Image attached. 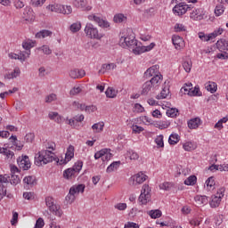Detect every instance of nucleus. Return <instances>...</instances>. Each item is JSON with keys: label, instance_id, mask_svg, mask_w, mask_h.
Wrapping results in <instances>:
<instances>
[{"label": "nucleus", "instance_id": "nucleus-10", "mask_svg": "<svg viewBox=\"0 0 228 228\" xmlns=\"http://www.w3.org/2000/svg\"><path fill=\"white\" fill-rule=\"evenodd\" d=\"M113 158V154H111V150L108 148H104L100 150L99 151L94 153V159H101L102 161H110Z\"/></svg>", "mask_w": 228, "mask_h": 228}, {"label": "nucleus", "instance_id": "nucleus-5", "mask_svg": "<svg viewBox=\"0 0 228 228\" xmlns=\"http://www.w3.org/2000/svg\"><path fill=\"white\" fill-rule=\"evenodd\" d=\"M87 20L90 22H94V24H97L99 28H102L103 29L110 28V22H108L106 19L102 18L99 13H90L87 15Z\"/></svg>", "mask_w": 228, "mask_h": 228}, {"label": "nucleus", "instance_id": "nucleus-23", "mask_svg": "<svg viewBox=\"0 0 228 228\" xmlns=\"http://www.w3.org/2000/svg\"><path fill=\"white\" fill-rule=\"evenodd\" d=\"M126 159H130V161H138L140 159V154L134 151V150H129L126 153Z\"/></svg>", "mask_w": 228, "mask_h": 228}, {"label": "nucleus", "instance_id": "nucleus-32", "mask_svg": "<svg viewBox=\"0 0 228 228\" xmlns=\"http://www.w3.org/2000/svg\"><path fill=\"white\" fill-rule=\"evenodd\" d=\"M200 126V118H194L188 121V127L190 129H197Z\"/></svg>", "mask_w": 228, "mask_h": 228}, {"label": "nucleus", "instance_id": "nucleus-61", "mask_svg": "<svg viewBox=\"0 0 228 228\" xmlns=\"http://www.w3.org/2000/svg\"><path fill=\"white\" fill-rule=\"evenodd\" d=\"M10 182L11 184H19L20 183V177H19V175H11Z\"/></svg>", "mask_w": 228, "mask_h": 228}, {"label": "nucleus", "instance_id": "nucleus-13", "mask_svg": "<svg viewBox=\"0 0 228 228\" xmlns=\"http://www.w3.org/2000/svg\"><path fill=\"white\" fill-rule=\"evenodd\" d=\"M189 8L190 6L186 4V3L182 2L173 8V12L175 13V15H184V13L188 12Z\"/></svg>", "mask_w": 228, "mask_h": 228}, {"label": "nucleus", "instance_id": "nucleus-46", "mask_svg": "<svg viewBox=\"0 0 228 228\" xmlns=\"http://www.w3.org/2000/svg\"><path fill=\"white\" fill-rule=\"evenodd\" d=\"M191 97H200L202 95V92H200V88L199 86H191V92L189 93Z\"/></svg>", "mask_w": 228, "mask_h": 228}, {"label": "nucleus", "instance_id": "nucleus-49", "mask_svg": "<svg viewBox=\"0 0 228 228\" xmlns=\"http://www.w3.org/2000/svg\"><path fill=\"white\" fill-rule=\"evenodd\" d=\"M51 35H53V32L45 29L37 32L36 34V38H47V37H51Z\"/></svg>", "mask_w": 228, "mask_h": 228}, {"label": "nucleus", "instance_id": "nucleus-48", "mask_svg": "<svg viewBox=\"0 0 228 228\" xmlns=\"http://www.w3.org/2000/svg\"><path fill=\"white\" fill-rule=\"evenodd\" d=\"M228 122V118L224 117L221 118L216 125H215V129H218V131H222L224 129V124H227Z\"/></svg>", "mask_w": 228, "mask_h": 228}, {"label": "nucleus", "instance_id": "nucleus-60", "mask_svg": "<svg viewBox=\"0 0 228 228\" xmlns=\"http://www.w3.org/2000/svg\"><path fill=\"white\" fill-rule=\"evenodd\" d=\"M174 29L176 33H181V31L186 30V26H184L183 23H176Z\"/></svg>", "mask_w": 228, "mask_h": 228}, {"label": "nucleus", "instance_id": "nucleus-51", "mask_svg": "<svg viewBox=\"0 0 228 228\" xmlns=\"http://www.w3.org/2000/svg\"><path fill=\"white\" fill-rule=\"evenodd\" d=\"M149 216H151V218L156 219V218H161V210L159 209H156V210H150L148 212Z\"/></svg>", "mask_w": 228, "mask_h": 228}, {"label": "nucleus", "instance_id": "nucleus-43", "mask_svg": "<svg viewBox=\"0 0 228 228\" xmlns=\"http://www.w3.org/2000/svg\"><path fill=\"white\" fill-rule=\"evenodd\" d=\"M50 120H54L57 124H61V116L58 112H50L48 114Z\"/></svg>", "mask_w": 228, "mask_h": 228}, {"label": "nucleus", "instance_id": "nucleus-39", "mask_svg": "<svg viewBox=\"0 0 228 228\" xmlns=\"http://www.w3.org/2000/svg\"><path fill=\"white\" fill-rule=\"evenodd\" d=\"M183 183L185 186H195V184H197V176L190 175L187 179L184 180Z\"/></svg>", "mask_w": 228, "mask_h": 228}, {"label": "nucleus", "instance_id": "nucleus-36", "mask_svg": "<svg viewBox=\"0 0 228 228\" xmlns=\"http://www.w3.org/2000/svg\"><path fill=\"white\" fill-rule=\"evenodd\" d=\"M216 47L221 51H228V41L221 39L216 42Z\"/></svg>", "mask_w": 228, "mask_h": 228}, {"label": "nucleus", "instance_id": "nucleus-59", "mask_svg": "<svg viewBox=\"0 0 228 228\" xmlns=\"http://www.w3.org/2000/svg\"><path fill=\"white\" fill-rule=\"evenodd\" d=\"M76 197H77L76 194L72 192V191H69L68 195L66 196V200L68 204H72V202L76 200Z\"/></svg>", "mask_w": 228, "mask_h": 228}, {"label": "nucleus", "instance_id": "nucleus-62", "mask_svg": "<svg viewBox=\"0 0 228 228\" xmlns=\"http://www.w3.org/2000/svg\"><path fill=\"white\" fill-rule=\"evenodd\" d=\"M72 106L75 110H80L81 111L86 108L85 103H80L79 102H74Z\"/></svg>", "mask_w": 228, "mask_h": 228}, {"label": "nucleus", "instance_id": "nucleus-44", "mask_svg": "<svg viewBox=\"0 0 228 228\" xmlns=\"http://www.w3.org/2000/svg\"><path fill=\"white\" fill-rule=\"evenodd\" d=\"M106 96L109 97V99H114V97H117V94H118V91L115 90L113 87H108L106 92Z\"/></svg>", "mask_w": 228, "mask_h": 228}, {"label": "nucleus", "instance_id": "nucleus-8", "mask_svg": "<svg viewBox=\"0 0 228 228\" xmlns=\"http://www.w3.org/2000/svg\"><path fill=\"white\" fill-rule=\"evenodd\" d=\"M72 4L75 8H79L82 12H92L94 9L92 0H73Z\"/></svg>", "mask_w": 228, "mask_h": 228}, {"label": "nucleus", "instance_id": "nucleus-26", "mask_svg": "<svg viewBox=\"0 0 228 228\" xmlns=\"http://www.w3.org/2000/svg\"><path fill=\"white\" fill-rule=\"evenodd\" d=\"M215 177L210 176L205 182V189L208 191H213L215 190Z\"/></svg>", "mask_w": 228, "mask_h": 228}, {"label": "nucleus", "instance_id": "nucleus-56", "mask_svg": "<svg viewBox=\"0 0 228 228\" xmlns=\"http://www.w3.org/2000/svg\"><path fill=\"white\" fill-rule=\"evenodd\" d=\"M57 99H58V95H56V94L54 93H52L45 96V102L47 103H51V102H54V101H57Z\"/></svg>", "mask_w": 228, "mask_h": 228}, {"label": "nucleus", "instance_id": "nucleus-64", "mask_svg": "<svg viewBox=\"0 0 228 228\" xmlns=\"http://www.w3.org/2000/svg\"><path fill=\"white\" fill-rule=\"evenodd\" d=\"M124 228H140V225L136 223L127 222L125 224Z\"/></svg>", "mask_w": 228, "mask_h": 228}, {"label": "nucleus", "instance_id": "nucleus-47", "mask_svg": "<svg viewBox=\"0 0 228 228\" xmlns=\"http://www.w3.org/2000/svg\"><path fill=\"white\" fill-rule=\"evenodd\" d=\"M156 127H158L159 129H167V127H170V121L160 120L156 123Z\"/></svg>", "mask_w": 228, "mask_h": 228}, {"label": "nucleus", "instance_id": "nucleus-38", "mask_svg": "<svg viewBox=\"0 0 228 228\" xmlns=\"http://www.w3.org/2000/svg\"><path fill=\"white\" fill-rule=\"evenodd\" d=\"M120 167V161L112 162L106 169L107 174H111V172H115V170H118Z\"/></svg>", "mask_w": 228, "mask_h": 228}, {"label": "nucleus", "instance_id": "nucleus-55", "mask_svg": "<svg viewBox=\"0 0 228 228\" xmlns=\"http://www.w3.org/2000/svg\"><path fill=\"white\" fill-rule=\"evenodd\" d=\"M199 38H200V40H202L203 42H209V40H214L211 33L208 35H206L204 34V32H200L199 34Z\"/></svg>", "mask_w": 228, "mask_h": 228}, {"label": "nucleus", "instance_id": "nucleus-42", "mask_svg": "<svg viewBox=\"0 0 228 228\" xmlns=\"http://www.w3.org/2000/svg\"><path fill=\"white\" fill-rule=\"evenodd\" d=\"M113 20L117 24H120V23L126 22V20H127V16L124 15L123 13H118L114 16Z\"/></svg>", "mask_w": 228, "mask_h": 228}, {"label": "nucleus", "instance_id": "nucleus-2", "mask_svg": "<svg viewBox=\"0 0 228 228\" xmlns=\"http://www.w3.org/2000/svg\"><path fill=\"white\" fill-rule=\"evenodd\" d=\"M54 147L51 146L48 150H42L38 153L35 155V165L37 167H42V165H47V163H52V161H58L56 159V154L53 152L54 151Z\"/></svg>", "mask_w": 228, "mask_h": 228}, {"label": "nucleus", "instance_id": "nucleus-37", "mask_svg": "<svg viewBox=\"0 0 228 228\" xmlns=\"http://www.w3.org/2000/svg\"><path fill=\"white\" fill-rule=\"evenodd\" d=\"M211 199L212 200L209 202L210 208H218V206H220V202H222V199L216 195H213Z\"/></svg>", "mask_w": 228, "mask_h": 228}, {"label": "nucleus", "instance_id": "nucleus-21", "mask_svg": "<svg viewBox=\"0 0 228 228\" xmlns=\"http://www.w3.org/2000/svg\"><path fill=\"white\" fill-rule=\"evenodd\" d=\"M194 200L197 204V206H206L208 202H209V200L208 199V196L206 195H197L194 197Z\"/></svg>", "mask_w": 228, "mask_h": 228}, {"label": "nucleus", "instance_id": "nucleus-50", "mask_svg": "<svg viewBox=\"0 0 228 228\" xmlns=\"http://www.w3.org/2000/svg\"><path fill=\"white\" fill-rule=\"evenodd\" d=\"M191 86H193L191 85V83L189 84H185L181 89H180V93L183 95H190V92L191 90Z\"/></svg>", "mask_w": 228, "mask_h": 228}, {"label": "nucleus", "instance_id": "nucleus-41", "mask_svg": "<svg viewBox=\"0 0 228 228\" xmlns=\"http://www.w3.org/2000/svg\"><path fill=\"white\" fill-rule=\"evenodd\" d=\"M167 95H170V89L168 87H164L160 94L156 96V99H167Z\"/></svg>", "mask_w": 228, "mask_h": 228}, {"label": "nucleus", "instance_id": "nucleus-63", "mask_svg": "<svg viewBox=\"0 0 228 228\" xmlns=\"http://www.w3.org/2000/svg\"><path fill=\"white\" fill-rule=\"evenodd\" d=\"M44 225H45V222L44 221V218L39 217L35 224V228H43Z\"/></svg>", "mask_w": 228, "mask_h": 228}, {"label": "nucleus", "instance_id": "nucleus-11", "mask_svg": "<svg viewBox=\"0 0 228 228\" xmlns=\"http://www.w3.org/2000/svg\"><path fill=\"white\" fill-rule=\"evenodd\" d=\"M206 15L204 8H194L190 13V17L192 20H202Z\"/></svg>", "mask_w": 228, "mask_h": 228}, {"label": "nucleus", "instance_id": "nucleus-29", "mask_svg": "<svg viewBox=\"0 0 228 228\" xmlns=\"http://www.w3.org/2000/svg\"><path fill=\"white\" fill-rule=\"evenodd\" d=\"M0 154H3V156H5L7 159H13V158L15 157V154L13 153V151H12L8 148L0 147Z\"/></svg>", "mask_w": 228, "mask_h": 228}, {"label": "nucleus", "instance_id": "nucleus-27", "mask_svg": "<svg viewBox=\"0 0 228 228\" xmlns=\"http://www.w3.org/2000/svg\"><path fill=\"white\" fill-rule=\"evenodd\" d=\"M154 90L156 89L152 86V83L147 81L142 85V95H147L149 92H152Z\"/></svg>", "mask_w": 228, "mask_h": 228}, {"label": "nucleus", "instance_id": "nucleus-1", "mask_svg": "<svg viewBox=\"0 0 228 228\" xmlns=\"http://www.w3.org/2000/svg\"><path fill=\"white\" fill-rule=\"evenodd\" d=\"M119 45L123 48L128 47V49H132L134 54H142V53H149V51H152V49L156 47L155 43H151L147 46L142 45V43H138L136 40V37L133 31H130L127 35L120 37Z\"/></svg>", "mask_w": 228, "mask_h": 228}, {"label": "nucleus", "instance_id": "nucleus-45", "mask_svg": "<svg viewBox=\"0 0 228 228\" xmlns=\"http://www.w3.org/2000/svg\"><path fill=\"white\" fill-rule=\"evenodd\" d=\"M163 134L157 135V137L155 138V143L158 149H163L165 147V142L163 141Z\"/></svg>", "mask_w": 228, "mask_h": 228}, {"label": "nucleus", "instance_id": "nucleus-58", "mask_svg": "<svg viewBox=\"0 0 228 228\" xmlns=\"http://www.w3.org/2000/svg\"><path fill=\"white\" fill-rule=\"evenodd\" d=\"M224 12H225V8L224 7V5L219 4L216 6L215 14L216 17H220V15H223Z\"/></svg>", "mask_w": 228, "mask_h": 228}, {"label": "nucleus", "instance_id": "nucleus-40", "mask_svg": "<svg viewBox=\"0 0 228 228\" xmlns=\"http://www.w3.org/2000/svg\"><path fill=\"white\" fill-rule=\"evenodd\" d=\"M81 21H76L75 23H72L69 26V31H71V33H77L79 31H81Z\"/></svg>", "mask_w": 228, "mask_h": 228}, {"label": "nucleus", "instance_id": "nucleus-25", "mask_svg": "<svg viewBox=\"0 0 228 228\" xmlns=\"http://www.w3.org/2000/svg\"><path fill=\"white\" fill-rule=\"evenodd\" d=\"M61 4H50L46 6V10H48V12L54 13H61Z\"/></svg>", "mask_w": 228, "mask_h": 228}, {"label": "nucleus", "instance_id": "nucleus-31", "mask_svg": "<svg viewBox=\"0 0 228 228\" xmlns=\"http://www.w3.org/2000/svg\"><path fill=\"white\" fill-rule=\"evenodd\" d=\"M20 76V68L16 67L13 71L7 73L5 75L6 79H15V77H19Z\"/></svg>", "mask_w": 228, "mask_h": 228}, {"label": "nucleus", "instance_id": "nucleus-22", "mask_svg": "<svg viewBox=\"0 0 228 228\" xmlns=\"http://www.w3.org/2000/svg\"><path fill=\"white\" fill-rule=\"evenodd\" d=\"M183 149L186 151V152H191V151H195V149H197V142L187 141L183 143Z\"/></svg>", "mask_w": 228, "mask_h": 228}, {"label": "nucleus", "instance_id": "nucleus-4", "mask_svg": "<svg viewBox=\"0 0 228 228\" xmlns=\"http://www.w3.org/2000/svg\"><path fill=\"white\" fill-rule=\"evenodd\" d=\"M45 201L50 213H53L55 216L61 218L63 215V210H61V207H60V205L54 203V198L48 196L45 198Z\"/></svg>", "mask_w": 228, "mask_h": 228}, {"label": "nucleus", "instance_id": "nucleus-53", "mask_svg": "<svg viewBox=\"0 0 228 228\" xmlns=\"http://www.w3.org/2000/svg\"><path fill=\"white\" fill-rule=\"evenodd\" d=\"M61 13H63V15H70V13H72V6L61 4Z\"/></svg>", "mask_w": 228, "mask_h": 228}, {"label": "nucleus", "instance_id": "nucleus-19", "mask_svg": "<svg viewBox=\"0 0 228 228\" xmlns=\"http://www.w3.org/2000/svg\"><path fill=\"white\" fill-rule=\"evenodd\" d=\"M24 186L27 190H29V188H33L35 184H37V180L35 179V176H27L23 179Z\"/></svg>", "mask_w": 228, "mask_h": 228}, {"label": "nucleus", "instance_id": "nucleus-24", "mask_svg": "<svg viewBox=\"0 0 228 228\" xmlns=\"http://www.w3.org/2000/svg\"><path fill=\"white\" fill-rule=\"evenodd\" d=\"M77 173L74 172V169L69 167L63 171V177L68 181H72L76 177Z\"/></svg>", "mask_w": 228, "mask_h": 228}, {"label": "nucleus", "instance_id": "nucleus-54", "mask_svg": "<svg viewBox=\"0 0 228 228\" xmlns=\"http://www.w3.org/2000/svg\"><path fill=\"white\" fill-rule=\"evenodd\" d=\"M75 173L79 174L83 168V161L78 160L75 162L74 166L71 167Z\"/></svg>", "mask_w": 228, "mask_h": 228}, {"label": "nucleus", "instance_id": "nucleus-35", "mask_svg": "<svg viewBox=\"0 0 228 228\" xmlns=\"http://www.w3.org/2000/svg\"><path fill=\"white\" fill-rule=\"evenodd\" d=\"M94 133H102L104 131V122L100 121L92 126Z\"/></svg>", "mask_w": 228, "mask_h": 228}, {"label": "nucleus", "instance_id": "nucleus-12", "mask_svg": "<svg viewBox=\"0 0 228 228\" xmlns=\"http://www.w3.org/2000/svg\"><path fill=\"white\" fill-rule=\"evenodd\" d=\"M17 163L20 168H22L23 170H29V168H31V161H29V157L26 155L20 157L17 159Z\"/></svg>", "mask_w": 228, "mask_h": 228}, {"label": "nucleus", "instance_id": "nucleus-30", "mask_svg": "<svg viewBox=\"0 0 228 228\" xmlns=\"http://www.w3.org/2000/svg\"><path fill=\"white\" fill-rule=\"evenodd\" d=\"M206 90L210 94H215L218 90V86L215 82L208 81L205 84Z\"/></svg>", "mask_w": 228, "mask_h": 228}, {"label": "nucleus", "instance_id": "nucleus-33", "mask_svg": "<svg viewBox=\"0 0 228 228\" xmlns=\"http://www.w3.org/2000/svg\"><path fill=\"white\" fill-rule=\"evenodd\" d=\"M30 56H31V50H26V51L20 52L19 61L21 63H24V61H26V60H28V58H29Z\"/></svg>", "mask_w": 228, "mask_h": 228}, {"label": "nucleus", "instance_id": "nucleus-20", "mask_svg": "<svg viewBox=\"0 0 228 228\" xmlns=\"http://www.w3.org/2000/svg\"><path fill=\"white\" fill-rule=\"evenodd\" d=\"M115 69H117V64H115V63L103 64V65H102V68L99 70V73L106 74V72L115 70Z\"/></svg>", "mask_w": 228, "mask_h": 228}, {"label": "nucleus", "instance_id": "nucleus-7", "mask_svg": "<svg viewBox=\"0 0 228 228\" xmlns=\"http://www.w3.org/2000/svg\"><path fill=\"white\" fill-rule=\"evenodd\" d=\"M76 151V149L73 145H69L67 148L65 157H60L57 159L58 165H67V163L72 161L74 159V152Z\"/></svg>", "mask_w": 228, "mask_h": 228}, {"label": "nucleus", "instance_id": "nucleus-14", "mask_svg": "<svg viewBox=\"0 0 228 228\" xmlns=\"http://www.w3.org/2000/svg\"><path fill=\"white\" fill-rule=\"evenodd\" d=\"M69 75L71 79H83L86 76V71L85 69H73L69 70Z\"/></svg>", "mask_w": 228, "mask_h": 228}, {"label": "nucleus", "instance_id": "nucleus-18", "mask_svg": "<svg viewBox=\"0 0 228 228\" xmlns=\"http://www.w3.org/2000/svg\"><path fill=\"white\" fill-rule=\"evenodd\" d=\"M85 188H86L85 184L79 183L71 186L69 191H71V193H74L77 197L79 193H85Z\"/></svg>", "mask_w": 228, "mask_h": 228}, {"label": "nucleus", "instance_id": "nucleus-17", "mask_svg": "<svg viewBox=\"0 0 228 228\" xmlns=\"http://www.w3.org/2000/svg\"><path fill=\"white\" fill-rule=\"evenodd\" d=\"M151 83V86L155 90H158L159 86H161V83H163V75H155L150 80Z\"/></svg>", "mask_w": 228, "mask_h": 228}, {"label": "nucleus", "instance_id": "nucleus-57", "mask_svg": "<svg viewBox=\"0 0 228 228\" xmlns=\"http://www.w3.org/2000/svg\"><path fill=\"white\" fill-rule=\"evenodd\" d=\"M114 209H116L117 211H126V209H127V203H116L114 205Z\"/></svg>", "mask_w": 228, "mask_h": 228}, {"label": "nucleus", "instance_id": "nucleus-3", "mask_svg": "<svg viewBox=\"0 0 228 228\" xmlns=\"http://www.w3.org/2000/svg\"><path fill=\"white\" fill-rule=\"evenodd\" d=\"M84 33L86 38H90L91 40H102V38H104V34L99 32V28L92 22H87L86 24Z\"/></svg>", "mask_w": 228, "mask_h": 228}, {"label": "nucleus", "instance_id": "nucleus-16", "mask_svg": "<svg viewBox=\"0 0 228 228\" xmlns=\"http://www.w3.org/2000/svg\"><path fill=\"white\" fill-rule=\"evenodd\" d=\"M146 77H154V76H159V65H153L145 71Z\"/></svg>", "mask_w": 228, "mask_h": 228}, {"label": "nucleus", "instance_id": "nucleus-15", "mask_svg": "<svg viewBox=\"0 0 228 228\" xmlns=\"http://www.w3.org/2000/svg\"><path fill=\"white\" fill-rule=\"evenodd\" d=\"M172 42L177 51L184 49V39H183V37H181L180 36H173Z\"/></svg>", "mask_w": 228, "mask_h": 228}, {"label": "nucleus", "instance_id": "nucleus-6", "mask_svg": "<svg viewBox=\"0 0 228 228\" xmlns=\"http://www.w3.org/2000/svg\"><path fill=\"white\" fill-rule=\"evenodd\" d=\"M151 187L147 184L142 185L141 194L139 196V204L145 206L148 202H151Z\"/></svg>", "mask_w": 228, "mask_h": 228}, {"label": "nucleus", "instance_id": "nucleus-52", "mask_svg": "<svg viewBox=\"0 0 228 228\" xmlns=\"http://www.w3.org/2000/svg\"><path fill=\"white\" fill-rule=\"evenodd\" d=\"M183 69L185 70V72H187V73L191 72V67H192L191 61L190 59L184 61L183 62Z\"/></svg>", "mask_w": 228, "mask_h": 228}, {"label": "nucleus", "instance_id": "nucleus-28", "mask_svg": "<svg viewBox=\"0 0 228 228\" xmlns=\"http://www.w3.org/2000/svg\"><path fill=\"white\" fill-rule=\"evenodd\" d=\"M37 45V41L31 40V39H26L22 43L23 49H26L27 51H31L33 47Z\"/></svg>", "mask_w": 228, "mask_h": 228}, {"label": "nucleus", "instance_id": "nucleus-9", "mask_svg": "<svg viewBox=\"0 0 228 228\" xmlns=\"http://www.w3.org/2000/svg\"><path fill=\"white\" fill-rule=\"evenodd\" d=\"M147 175H145L143 172H138L137 174L132 175L129 179L132 186H138L140 184H143L145 181H147Z\"/></svg>", "mask_w": 228, "mask_h": 228}, {"label": "nucleus", "instance_id": "nucleus-34", "mask_svg": "<svg viewBox=\"0 0 228 228\" xmlns=\"http://www.w3.org/2000/svg\"><path fill=\"white\" fill-rule=\"evenodd\" d=\"M180 140H181V136H179V134H171L168 138V143L169 145H177Z\"/></svg>", "mask_w": 228, "mask_h": 228}]
</instances>
